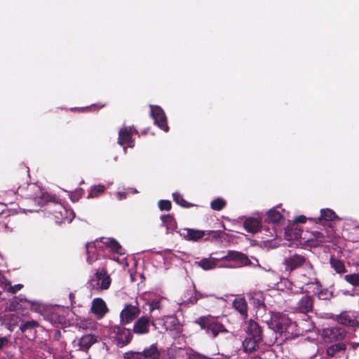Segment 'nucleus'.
<instances>
[{"instance_id":"obj_1","label":"nucleus","mask_w":359,"mask_h":359,"mask_svg":"<svg viewBox=\"0 0 359 359\" xmlns=\"http://www.w3.org/2000/svg\"><path fill=\"white\" fill-rule=\"evenodd\" d=\"M270 329L287 338L293 334L294 323L284 313L271 312V318L266 321Z\"/></svg>"},{"instance_id":"obj_2","label":"nucleus","mask_w":359,"mask_h":359,"mask_svg":"<svg viewBox=\"0 0 359 359\" xmlns=\"http://www.w3.org/2000/svg\"><path fill=\"white\" fill-rule=\"evenodd\" d=\"M18 193L22 196L31 198L39 205H43L50 201V196L43 193L37 184H29L27 187L19 186Z\"/></svg>"},{"instance_id":"obj_3","label":"nucleus","mask_w":359,"mask_h":359,"mask_svg":"<svg viewBox=\"0 0 359 359\" xmlns=\"http://www.w3.org/2000/svg\"><path fill=\"white\" fill-rule=\"evenodd\" d=\"M196 323L213 338H215L219 333L228 332L224 326L218 321L217 318L210 316L200 317Z\"/></svg>"},{"instance_id":"obj_4","label":"nucleus","mask_w":359,"mask_h":359,"mask_svg":"<svg viewBox=\"0 0 359 359\" xmlns=\"http://www.w3.org/2000/svg\"><path fill=\"white\" fill-rule=\"evenodd\" d=\"M304 265L310 269H313V265L306 257L297 253L286 257L283 262L284 271L288 273H290L293 271L299 269Z\"/></svg>"},{"instance_id":"obj_5","label":"nucleus","mask_w":359,"mask_h":359,"mask_svg":"<svg viewBox=\"0 0 359 359\" xmlns=\"http://www.w3.org/2000/svg\"><path fill=\"white\" fill-rule=\"evenodd\" d=\"M88 288L90 290H107L111 285V278L104 269L97 271L88 282Z\"/></svg>"},{"instance_id":"obj_6","label":"nucleus","mask_w":359,"mask_h":359,"mask_svg":"<svg viewBox=\"0 0 359 359\" xmlns=\"http://www.w3.org/2000/svg\"><path fill=\"white\" fill-rule=\"evenodd\" d=\"M160 352L156 344L151 345L140 352H128L124 354V359H159Z\"/></svg>"},{"instance_id":"obj_7","label":"nucleus","mask_w":359,"mask_h":359,"mask_svg":"<svg viewBox=\"0 0 359 359\" xmlns=\"http://www.w3.org/2000/svg\"><path fill=\"white\" fill-rule=\"evenodd\" d=\"M138 135V131L134 127L125 126L120 128L118 131V143L123 147L124 149L127 147L133 148L135 146V140L133 135Z\"/></svg>"},{"instance_id":"obj_8","label":"nucleus","mask_w":359,"mask_h":359,"mask_svg":"<svg viewBox=\"0 0 359 359\" xmlns=\"http://www.w3.org/2000/svg\"><path fill=\"white\" fill-rule=\"evenodd\" d=\"M109 334L120 346L127 345L132 339L130 330L123 327H111L109 330Z\"/></svg>"},{"instance_id":"obj_9","label":"nucleus","mask_w":359,"mask_h":359,"mask_svg":"<svg viewBox=\"0 0 359 359\" xmlns=\"http://www.w3.org/2000/svg\"><path fill=\"white\" fill-rule=\"evenodd\" d=\"M212 232V231H203L189 228H184L178 231V233L181 237L187 241L193 242L202 241L205 236L208 237Z\"/></svg>"},{"instance_id":"obj_10","label":"nucleus","mask_w":359,"mask_h":359,"mask_svg":"<svg viewBox=\"0 0 359 359\" xmlns=\"http://www.w3.org/2000/svg\"><path fill=\"white\" fill-rule=\"evenodd\" d=\"M48 207L57 224H60L66 220L71 221V219H69L67 216L68 210L61 203L50 202Z\"/></svg>"},{"instance_id":"obj_11","label":"nucleus","mask_w":359,"mask_h":359,"mask_svg":"<svg viewBox=\"0 0 359 359\" xmlns=\"http://www.w3.org/2000/svg\"><path fill=\"white\" fill-rule=\"evenodd\" d=\"M151 115L154 120V123L165 132L169 130L167 118L163 109L159 106L150 105Z\"/></svg>"},{"instance_id":"obj_12","label":"nucleus","mask_w":359,"mask_h":359,"mask_svg":"<svg viewBox=\"0 0 359 359\" xmlns=\"http://www.w3.org/2000/svg\"><path fill=\"white\" fill-rule=\"evenodd\" d=\"M140 313L137 305L127 304L120 313L121 323L123 325L128 324L135 320Z\"/></svg>"},{"instance_id":"obj_13","label":"nucleus","mask_w":359,"mask_h":359,"mask_svg":"<svg viewBox=\"0 0 359 359\" xmlns=\"http://www.w3.org/2000/svg\"><path fill=\"white\" fill-rule=\"evenodd\" d=\"M221 260L233 262L238 266H250L252 263L245 254L233 250L228 251L226 255L221 257Z\"/></svg>"},{"instance_id":"obj_14","label":"nucleus","mask_w":359,"mask_h":359,"mask_svg":"<svg viewBox=\"0 0 359 359\" xmlns=\"http://www.w3.org/2000/svg\"><path fill=\"white\" fill-rule=\"evenodd\" d=\"M151 325H155L154 321L147 316H142L134 323L133 332L138 335L147 334L150 331Z\"/></svg>"},{"instance_id":"obj_15","label":"nucleus","mask_w":359,"mask_h":359,"mask_svg":"<svg viewBox=\"0 0 359 359\" xmlns=\"http://www.w3.org/2000/svg\"><path fill=\"white\" fill-rule=\"evenodd\" d=\"M313 297L311 295L303 296L297 303L294 311L297 313L306 314L313 309Z\"/></svg>"},{"instance_id":"obj_16","label":"nucleus","mask_w":359,"mask_h":359,"mask_svg":"<svg viewBox=\"0 0 359 359\" xmlns=\"http://www.w3.org/2000/svg\"><path fill=\"white\" fill-rule=\"evenodd\" d=\"M39 323L36 320H29L22 322L20 330L25 334V337L29 340H34L36 338V328L39 327Z\"/></svg>"},{"instance_id":"obj_17","label":"nucleus","mask_w":359,"mask_h":359,"mask_svg":"<svg viewBox=\"0 0 359 359\" xmlns=\"http://www.w3.org/2000/svg\"><path fill=\"white\" fill-rule=\"evenodd\" d=\"M90 310L97 319L102 318L109 312L106 303L101 298H95L93 300Z\"/></svg>"},{"instance_id":"obj_18","label":"nucleus","mask_w":359,"mask_h":359,"mask_svg":"<svg viewBox=\"0 0 359 359\" xmlns=\"http://www.w3.org/2000/svg\"><path fill=\"white\" fill-rule=\"evenodd\" d=\"M222 261L221 257L220 258H215V257H209V258H204L201 259L199 262H196V264L201 267L204 270H210L216 266L219 267H229V268H233L235 267V266H233L231 264L226 265V264H219V262Z\"/></svg>"},{"instance_id":"obj_19","label":"nucleus","mask_w":359,"mask_h":359,"mask_svg":"<svg viewBox=\"0 0 359 359\" xmlns=\"http://www.w3.org/2000/svg\"><path fill=\"white\" fill-rule=\"evenodd\" d=\"M246 332L251 336L252 338L257 339H262V329L258 323L252 320H249L247 323L245 327Z\"/></svg>"},{"instance_id":"obj_20","label":"nucleus","mask_w":359,"mask_h":359,"mask_svg":"<svg viewBox=\"0 0 359 359\" xmlns=\"http://www.w3.org/2000/svg\"><path fill=\"white\" fill-rule=\"evenodd\" d=\"M208 297L206 294H202L200 292H196L194 289L187 291L184 294L182 299V303L195 304L198 300L201 298Z\"/></svg>"},{"instance_id":"obj_21","label":"nucleus","mask_w":359,"mask_h":359,"mask_svg":"<svg viewBox=\"0 0 359 359\" xmlns=\"http://www.w3.org/2000/svg\"><path fill=\"white\" fill-rule=\"evenodd\" d=\"M332 231H327L326 233V234H325L322 231H313L312 233V234L313 236L315 241L312 240L311 241L313 243L315 242V243H313V245L316 246V245H320V244H322L323 243L332 241V238H333V235H332Z\"/></svg>"},{"instance_id":"obj_22","label":"nucleus","mask_w":359,"mask_h":359,"mask_svg":"<svg viewBox=\"0 0 359 359\" xmlns=\"http://www.w3.org/2000/svg\"><path fill=\"white\" fill-rule=\"evenodd\" d=\"M245 229L252 233L259 231L262 227V222L256 218L249 217L243 222Z\"/></svg>"},{"instance_id":"obj_23","label":"nucleus","mask_w":359,"mask_h":359,"mask_svg":"<svg viewBox=\"0 0 359 359\" xmlns=\"http://www.w3.org/2000/svg\"><path fill=\"white\" fill-rule=\"evenodd\" d=\"M162 226L166 228V233H173L177 229V222L170 215H164L161 217Z\"/></svg>"},{"instance_id":"obj_24","label":"nucleus","mask_w":359,"mask_h":359,"mask_svg":"<svg viewBox=\"0 0 359 359\" xmlns=\"http://www.w3.org/2000/svg\"><path fill=\"white\" fill-rule=\"evenodd\" d=\"M101 242L104 245L108 247L112 252H114L115 253H117L119 255H123L125 253L124 250L122 248V247L120 245V244L113 238H102L101 239Z\"/></svg>"},{"instance_id":"obj_25","label":"nucleus","mask_w":359,"mask_h":359,"mask_svg":"<svg viewBox=\"0 0 359 359\" xmlns=\"http://www.w3.org/2000/svg\"><path fill=\"white\" fill-rule=\"evenodd\" d=\"M95 342L96 338L93 335L86 334L80 339L79 346L81 350L86 351Z\"/></svg>"},{"instance_id":"obj_26","label":"nucleus","mask_w":359,"mask_h":359,"mask_svg":"<svg viewBox=\"0 0 359 359\" xmlns=\"http://www.w3.org/2000/svg\"><path fill=\"white\" fill-rule=\"evenodd\" d=\"M233 307L236 309L241 315L246 318L248 316L247 303L243 298L236 299L233 302Z\"/></svg>"},{"instance_id":"obj_27","label":"nucleus","mask_w":359,"mask_h":359,"mask_svg":"<svg viewBox=\"0 0 359 359\" xmlns=\"http://www.w3.org/2000/svg\"><path fill=\"white\" fill-rule=\"evenodd\" d=\"M262 339H257L255 338H246L243 342L244 351L247 353H251L256 350L258 346V343Z\"/></svg>"},{"instance_id":"obj_28","label":"nucleus","mask_w":359,"mask_h":359,"mask_svg":"<svg viewBox=\"0 0 359 359\" xmlns=\"http://www.w3.org/2000/svg\"><path fill=\"white\" fill-rule=\"evenodd\" d=\"M285 237L287 240H299L302 238V231L297 226L285 229Z\"/></svg>"},{"instance_id":"obj_29","label":"nucleus","mask_w":359,"mask_h":359,"mask_svg":"<svg viewBox=\"0 0 359 359\" xmlns=\"http://www.w3.org/2000/svg\"><path fill=\"white\" fill-rule=\"evenodd\" d=\"M327 334L330 335V337L334 340L342 339L346 336V332L342 327H335L327 329L326 331Z\"/></svg>"},{"instance_id":"obj_30","label":"nucleus","mask_w":359,"mask_h":359,"mask_svg":"<svg viewBox=\"0 0 359 359\" xmlns=\"http://www.w3.org/2000/svg\"><path fill=\"white\" fill-rule=\"evenodd\" d=\"M268 221L273 223H278L283 218L284 215L277 210V208L270 209L267 212Z\"/></svg>"},{"instance_id":"obj_31","label":"nucleus","mask_w":359,"mask_h":359,"mask_svg":"<svg viewBox=\"0 0 359 359\" xmlns=\"http://www.w3.org/2000/svg\"><path fill=\"white\" fill-rule=\"evenodd\" d=\"M337 216L333 210L328 208L323 209L320 211L319 221L321 224H325V222L332 221Z\"/></svg>"},{"instance_id":"obj_32","label":"nucleus","mask_w":359,"mask_h":359,"mask_svg":"<svg viewBox=\"0 0 359 359\" xmlns=\"http://www.w3.org/2000/svg\"><path fill=\"white\" fill-rule=\"evenodd\" d=\"M330 264L331 266L335 270V271L338 273H342L346 272L345 266L341 260L331 258L330 259Z\"/></svg>"},{"instance_id":"obj_33","label":"nucleus","mask_w":359,"mask_h":359,"mask_svg":"<svg viewBox=\"0 0 359 359\" xmlns=\"http://www.w3.org/2000/svg\"><path fill=\"white\" fill-rule=\"evenodd\" d=\"M344 350H345L344 344H334V345L330 346L327 349L326 353L330 356H334L336 353L339 352L341 351H344Z\"/></svg>"},{"instance_id":"obj_34","label":"nucleus","mask_w":359,"mask_h":359,"mask_svg":"<svg viewBox=\"0 0 359 359\" xmlns=\"http://www.w3.org/2000/svg\"><path fill=\"white\" fill-rule=\"evenodd\" d=\"M173 200L175 201L176 203L179 204L180 205L184 207V208H189L192 206L191 204L187 202L182 197L181 194L179 193H174L172 194Z\"/></svg>"},{"instance_id":"obj_35","label":"nucleus","mask_w":359,"mask_h":359,"mask_svg":"<svg viewBox=\"0 0 359 359\" xmlns=\"http://www.w3.org/2000/svg\"><path fill=\"white\" fill-rule=\"evenodd\" d=\"M344 279L354 286H359V273L346 275Z\"/></svg>"},{"instance_id":"obj_36","label":"nucleus","mask_w":359,"mask_h":359,"mask_svg":"<svg viewBox=\"0 0 359 359\" xmlns=\"http://www.w3.org/2000/svg\"><path fill=\"white\" fill-rule=\"evenodd\" d=\"M226 205L224 200L221 198H217L211 202V208L215 210H221Z\"/></svg>"},{"instance_id":"obj_37","label":"nucleus","mask_w":359,"mask_h":359,"mask_svg":"<svg viewBox=\"0 0 359 359\" xmlns=\"http://www.w3.org/2000/svg\"><path fill=\"white\" fill-rule=\"evenodd\" d=\"M95 323L91 320H83L79 323V327L83 330H93L95 327Z\"/></svg>"},{"instance_id":"obj_38","label":"nucleus","mask_w":359,"mask_h":359,"mask_svg":"<svg viewBox=\"0 0 359 359\" xmlns=\"http://www.w3.org/2000/svg\"><path fill=\"white\" fill-rule=\"evenodd\" d=\"M332 297V292L329 291L328 289L321 290L318 293V297L320 299L327 300L330 299Z\"/></svg>"},{"instance_id":"obj_39","label":"nucleus","mask_w":359,"mask_h":359,"mask_svg":"<svg viewBox=\"0 0 359 359\" xmlns=\"http://www.w3.org/2000/svg\"><path fill=\"white\" fill-rule=\"evenodd\" d=\"M104 187L103 185H96L92 188L91 192L89 194L88 198H93L97 194L102 193L104 191Z\"/></svg>"},{"instance_id":"obj_40","label":"nucleus","mask_w":359,"mask_h":359,"mask_svg":"<svg viewBox=\"0 0 359 359\" xmlns=\"http://www.w3.org/2000/svg\"><path fill=\"white\" fill-rule=\"evenodd\" d=\"M158 207L161 210H170L171 208V203L170 201L161 200L158 202Z\"/></svg>"},{"instance_id":"obj_41","label":"nucleus","mask_w":359,"mask_h":359,"mask_svg":"<svg viewBox=\"0 0 359 359\" xmlns=\"http://www.w3.org/2000/svg\"><path fill=\"white\" fill-rule=\"evenodd\" d=\"M22 287V285L21 284H17V285H15L13 286H10L8 289H7V292H10L11 294H15L16 293L18 290H21Z\"/></svg>"},{"instance_id":"obj_42","label":"nucleus","mask_w":359,"mask_h":359,"mask_svg":"<svg viewBox=\"0 0 359 359\" xmlns=\"http://www.w3.org/2000/svg\"><path fill=\"white\" fill-rule=\"evenodd\" d=\"M189 359H212L198 353H193L189 355Z\"/></svg>"},{"instance_id":"obj_43","label":"nucleus","mask_w":359,"mask_h":359,"mask_svg":"<svg viewBox=\"0 0 359 359\" xmlns=\"http://www.w3.org/2000/svg\"><path fill=\"white\" fill-rule=\"evenodd\" d=\"M305 285H318L319 281L316 277L309 278L307 280L304 281Z\"/></svg>"},{"instance_id":"obj_44","label":"nucleus","mask_w":359,"mask_h":359,"mask_svg":"<svg viewBox=\"0 0 359 359\" xmlns=\"http://www.w3.org/2000/svg\"><path fill=\"white\" fill-rule=\"evenodd\" d=\"M159 306H160L159 301H158V300L152 301L149 305V310H150V311H152L156 309H159Z\"/></svg>"},{"instance_id":"obj_45","label":"nucleus","mask_w":359,"mask_h":359,"mask_svg":"<svg viewBox=\"0 0 359 359\" xmlns=\"http://www.w3.org/2000/svg\"><path fill=\"white\" fill-rule=\"evenodd\" d=\"M8 343V339L6 337H0V350L7 345Z\"/></svg>"},{"instance_id":"obj_46","label":"nucleus","mask_w":359,"mask_h":359,"mask_svg":"<svg viewBox=\"0 0 359 359\" xmlns=\"http://www.w3.org/2000/svg\"><path fill=\"white\" fill-rule=\"evenodd\" d=\"M306 219L304 216L301 215L299 217H297L294 218V222L295 223H304L306 222Z\"/></svg>"},{"instance_id":"obj_47","label":"nucleus","mask_w":359,"mask_h":359,"mask_svg":"<svg viewBox=\"0 0 359 359\" xmlns=\"http://www.w3.org/2000/svg\"><path fill=\"white\" fill-rule=\"evenodd\" d=\"M126 195H127V192H118L117 193L118 198L119 200H121L123 198H126Z\"/></svg>"},{"instance_id":"obj_48","label":"nucleus","mask_w":359,"mask_h":359,"mask_svg":"<svg viewBox=\"0 0 359 359\" xmlns=\"http://www.w3.org/2000/svg\"><path fill=\"white\" fill-rule=\"evenodd\" d=\"M128 192L132 193V194H137L138 193L137 190L135 188H130L128 189Z\"/></svg>"},{"instance_id":"obj_49","label":"nucleus","mask_w":359,"mask_h":359,"mask_svg":"<svg viewBox=\"0 0 359 359\" xmlns=\"http://www.w3.org/2000/svg\"><path fill=\"white\" fill-rule=\"evenodd\" d=\"M94 261V259L93 257H91L90 255L88 256L87 257V262L89 263V264H92V262Z\"/></svg>"},{"instance_id":"obj_50","label":"nucleus","mask_w":359,"mask_h":359,"mask_svg":"<svg viewBox=\"0 0 359 359\" xmlns=\"http://www.w3.org/2000/svg\"><path fill=\"white\" fill-rule=\"evenodd\" d=\"M93 245V244L91 243H87L86 245V250H87V253L88 254L89 253V248Z\"/></svg>"},{"instance_id":"obj_51","label":"nucleus","mask_w":359,"mask_h":359,"mask_svg":"<svg viewBox=\"0 0 359 359\" xmlns=\"http://www.w3.org/2000/svg\"><path fill=\"white\" fill-rule=\"evenodd\" d=\"M351 345H352L353 348H355L358 346H359V344L358 343H352Z\"/></svg>"},{"instance_id":"obj_52","label":"nucleus","mask_w":359,"mask_h":359,"mask_svg":"<svg viewBox=\"0 0 359 359\" xmlns=\"http://www.w3.org/2000/svg\"><path fill=\"white\" fill-rule=\"evenodd\" d=\"M69 298L72 299V298H74V294H69Z\"/></svg>"}]
</instances>
